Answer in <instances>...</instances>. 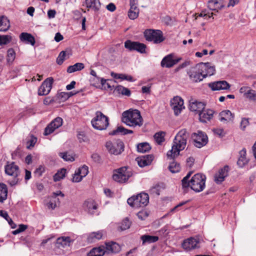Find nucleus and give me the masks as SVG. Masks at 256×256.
Segmentation results:
<instances>
[{
	"label": "nucleus",
	"instance_id": "obj_6",
	"mask_svg": "<svg viewBox=\"0 0 256 256\" xmlns=\"http://www.w3.org/2000/svg\"><path fill=\"white\" fill-rule=\"evenodd\" d=\"M144 34L147 41L152 42L155 44H160L165 39L162 32L158 30L147 29L144 32Z\"/></svg>",
	"mask_w": 256,
	"mask_h": 256
},
{
	"label": "nucleus",
	"instance_id": "obj_54",
	"mask_svg": "<svg viewBox=\"0 0 256 256\" xmlns=\"http://www.w3.org/2000/svg\"><path fill=\"white\" fill-rule=\"evenodd\" d=\"M248 125H249L248 118H242V119L240 124V129L242 130H244L246 127Z\"/></svg>",
	"mask_w": 256,
	"mask_h": 256
},
{
	"label": "nucleus",
	"instance_id": "obj_63",
	"mask_svg": "<svg viewBox=\"0 0 256 256\" xmlns=\"http://www.w3.org/2000/svg\"><path fill=\"white\" fill-rule=\"evenodd\" d=\"M91 158L95 162H100V158L98 154L94 153L92 154Z\"/></svg>",
	"mask_w": 256,
	"mask_h": 256
},
{
	"label": "nucleus",
	"instance_id": "obj_8",
	"mask_svg": "<svg viewBox=\"0 0 256 256\" xmlns=\"http://www.w3.org/2000/svg\"><path fill=\"white\" fill-rule=\"evenodd\" d=\"M5 172L6 174L12 176L14 180L10 182L11 186L16 184L18 181L17 177L20 174V170L18 166L14 162H8L4 166Z\"/></svg>",
	"mask_w": 256,
	"mask_h": 256
},
{
	"label": "nucleus",
	"instance_id": "obj_42",
	"mask_svg": "<svg viewBox=\"0 0 256 256\" xmlns=\"http://www.w3.org/2000/svg\"><path fill=\"white\" fill-rule=\"evenodd\" d=\"M8 188L4 184L1 183V203L7 198Z\"/></svg>",
	"mask_w": 256,
	"mask_h": 256
},
{
	"label": "nucleus",
	"instance_id": "obj_1",
	"mask_svg": "<svg viewBox=\"0 0 256 256\" xmlns=\"http://www.w3.org/2000/svg\"><path fill=\"white\" fill-rule=\"evenodd\" d=\"M188 133L186 129H182L175 136L172 149L168 152V158L174 160L180 154V152L184 150L187 144Z\"/></svg>",
	"mask_w": 256,
	"mask_h": 256
},
{
	"label": "nucleus",
	"instance_id": "obj_11",
	"mask_svg": "<svg viewBox=\"0 0 256 256\" xmlns=\"http://www.w3.org/2000/svg\"><path fill=\"white\" fill-rule=\"evenodd\" d=\"M202 74L204 78L214 75L216 72L215 67L212 66L210 63L200 62L196 65Z\"/></svg>",
	"mask_w": 256,
	"mask_h": 256
},
{
	"label": "nucleus",
	"instance_id": "obj_45",
	"mask_svg": "<svg viewBox=\"0 0 256 256\" xmlns=\"http://www.w3.org/2000/svg\"><path fill=\"white\" fill-rule=\"evenodd\" d=\"M59 156L65 161L73 162L74 160V158L72 154H69L67 152H60Z\"/></svg>",
	"mask_w": 256,
	"mask_h": 256
},
{
	"label": "nucleus",
	"instance_id": "obj_46",
	"mask_svg": "<svg viewBox=\"0 0 256 256\" xmlns=\"http://www.w3.org/2000/svg\"><path fill=\"white\" fill-rule=\"evenodd\" d=\"M130 224L131 222L129 220L128 218H126L121 222L120 228L121 230H126L130 228Z\"/></svg>",
	"mask_w": 256,
	"mask_h": 256
},
{
	"label": "nucleus",
	"instance_id": "obj_47",
	"mask_svg": "<svg viewBox=\"0 0 256 256\" xmlns=\"http://www.w3.org/2000/svg\"><path fill=\"white\" fill-rule=\"evenodd\" d=\"M78 174H80L81 176V177L82 178L85 177L88 172V168L86 165L83 166H82L78 168L77 170Z\"/></svg>",
	"mask_w": 256,
	"mask_h": 256
},
{
	"label": "nucleus",
	"instance_id": "obj_30",
	"mask_svg": "<svg viewBox=\"0 0 256 256\" xmlns=\"http://www.w3.org/2000/svg\"><path fill=\"white\" fill-rule=\"evenodd\" d=\"M142 242V244L144 245L146 244H151L157 242L159 238L158 236H150L147 234L142 235L140 236Z\"/></svg>",
	"mask_w": 256,
	"mask_h": 256
},
{
	"label": "nucleus",
	"instance_id": "obj_31",
	"mask_svg": "<svg viewBox=\"0 0 256 256\" xmlns=\"http://www.w3.org/2000/svg\"><path fill=\"white\" fill-rule=\"evenodd\" d=\"M208 6L210 10L218 12L223 7V6L220 2V0H210L208 2Z\"/></svg>",
	"mask_w": 256,
	"mask_h": 256
},
{
	"label": "nucleus",
	"instance_id": "obj_26",
	"mask_svg": "<svg viewBox=\"0 0 256 256\" xmlns=\"http://www.w3.org/2000/svg\"><path fill=\"white\" fill-rule=\"evenodd\" d=\"M219 120L222 122L232 120L234 114L229 110H224L219 114Z\"/></svg>",
	"mask_w": 256,
	"mask_h": 256
},
{
	"label": "nucleus",
	"instance_id": "obj_40",
	"mask_svg": "<svg viewBox=\"0 0 256 256\" xmlns=\"http://www.w3.org/2000/svg\"><path fill=\"white\" fill-rule=\"evenodd\" d=\"M166 133L164 132H160L155 134L154 138L156 142L160 144L164 140V136Z\"/></svg>",
	"mask_w": 256,
	"mask_h": 256
},
{
	"label": "nucleus",
	"instance_id": "obj_41",
	"mask_svg": "<svg viewBox=\"0 0 256 256\" xmlns=\"http://www.w3.org/2000/svg\"><path fill=\"white\" fill-rule=\"evenodd\" d=\"M168 168L172 173H176L178 172L180 169V164L174 162H170Z\"/></svg>",
	"mask_w": 256,
	"mask_h": 256
},
{
	"label": "nucleus",
	"instance_id": "obj_19",
	"mask_svg": "<svg viewBox=\"0 0 256 256\" xmlns=\"http://www.w3.org/2000/svg\"><path fill=\"white\" fill-rule=\"evenodd\" d=\"M209 88L213 91L226 90L230 88V84L226 80L216 81L208 84Z\"/></svg>",
	"mask_w": 256,
	"mask_h": 256
},
{
	"label": "nucleus",
	"instance_id": "obj_7",
	"mask_svg": "<svg viewBox=\"0 0 256 256\" xmlns=\"http://www.w3.org/2000/svg\"><path fill=\"white\" fill-rule=\"evenodd\" d=\"M106 148L110 154L119 155L124 151V142L120 140L114 142L108 141L106 143Z\"/></svg>",
	"mask_w": 256,
	"mask_h": 256
},
{
	"label": "nucleus",
	"instance_id": "obj_44",
	"mask_svg": "<svg viewBox=\"0 0 256 256\" xmlns=\"http://www.w3.org/2000/svg\"><path fill=\"white\" fill-rule=\"evenodd\" d=\"M12 40V37L10 34H1V46L10 43Z\"/></svg>",
	"mask_w": 256,
	"mask_h": 256
},
{
	"label": "nucleus",
	"instance_id": "obj_13",
	"mask_svg": "<svg viewBox=\"0 0 256 256\" xmlns=\"http://www.w3.org/2000/svg\"><path fill=\"white\" fill-rule=\"evenodd\" d=\"M54 79L52 77L46 78L38 90L39 96H46L48 94L52 88Z\"/></svg>",
	"mask_w": 256,
	"mask_h": 256
},
{
	"label": "nucleus",
	"instance_id": "obj_36",
	"mask_svg": "<svg viewBox=\"0 0 256 256\" xmlns=\"http://www.w3.org/2000/svg\"><path fill=\"white\" fill-rule=\"evenodd\" d=\"M84 68L82 63L78 62L72 66H69L67 68V72L72 73L76 71L80 70Z\"/></svg>",
	"mask_w": 256,
	"mask_h": 256
},
{
	"label": "nucleus",
	"instance_id": "obj_15",
	"mask_svg": "<svg viewBox=\"0 0 256 256\" xmlns=\"http://www.w3.org/2000/svg\"><path fill=\"white\" fill-rule=\"evenodd\" d=\"M170 106L176 116H178L181 112L182 110L184 108V101L179 96H175L171 100Z\"/></svg>",
	"mask_w": 256,
	"mask_h": 256
},
{
	"label": "nucleus",
	"instance_id": "obj_28",
	"mask_svg": "<svg viewBox=\"0 0 256 256\" xmlns=\"http://www.w3.org/2000/svg\"><path fill=\"white\" fill-rule=\"evenodd\" d=\"M20 40L22 42H25L28 44L34 46L36 42L34 38L30 34L27 32H22L20 36Z\"/></svg>",
	"mask_w": 256,
	"mask_h": 256
},
{
	"label": "nucleus",
	"instance_id": "obj_62",
	"mask_svg": "<svg viewBox=\"0 0 256 256\" xmlns=\"http://www.w3.org/2000/svg\"><path fill=\"white\" fill-rule=\"evenodd\" d=\"M130 4L132 10L134 9V10L138 8L137 7L138 0H130Z\"/></svg>",
	"mask_w": 256,
	"mask_h": 256
},
{
	"label": "nucleus",
	"instance_id": "obj_33",
	"mask_svg": "<svg viewBox=\"0 0 256 256\" xmlns=\"http://www.w3.org/2000/svg\"><path fill=\"white\" fill-rule=\"evenodd\" d=\"M105 253L104 248L100 247L93 248L88 253L87 256H102Z\"/></svg>",
	"mask_w": 256,
	"mask_h": 256
},
{
	"label": "nucleus",
	"instance_id": "obj_61",
	"mask_svg": "<svg viewBox=\"0 0 256 256\" xmlns=\"http://www.w3.org/2000/svg\"><path fill=\"white\" fill-rule=\"evenodd\" d=\"M213 13L211 12L210 13L209 12H206V11H202L200 14H199V16L200 17H208V18H211L212 16Z\"/></svg>",
	"mask_w": 256,
	"mask_h": 256
},
{
	"label": "nucleus",
	"instance_id": "obj_25",
	"mask_svg": "<svg viewBox=\"0 0 256 256\" xmlns=\"http://www.w3.org/2000/svg\"><path fill=\"white\" fill-rule=\"evenodd\" d=\"M206 104L204 103L195 100L191 102L190 103V110L192 112H196L200 113L205 108Z\"/></svg>",
	"mask_w": 256,
	"mask_h": 256
},
{
	"label": "nucleus",
	"instance_id": "obj_16",
	"mask_svg": "<svg viewBox=\"0 0 256 256\" xmlns=\"http://www.w3.org/2000/svg\"><path fill=\"white\" fill-rule=\"evenodd\" d=\"M200 243L199 238H190L184 241L182 244V248L187 251H190L196 248H198Z\"/></svg>",
	"mask_w": 256,
	"mask_h": 256
},
{
	"label": "nucleus",
	"instance_id": "obj_12",
	"mask_svg": "<svg viewBox=\"0 0 256 256\" xmlns=\"http://www.w3.org/2000/svg\"><path fill=\"white\" fill-rule=\"evenodd\" d=\"M192 138L194 142V145L198 148L204 146L208 142L207 136L200 131H198L197 133H193L192 134Z\"/></svg>",
	"mask_w": 256,
	"mask_h": 256
},
{
	"label": "nucleus",
	"instance_id": "obj_59",
	"mask_svg": "<svg viewBox=\"0 0 256 256\" xmlns=\"http://www.w3.org/2000/svg\"><path fill=\"white\" fill-rule=\"evenodd\" d=\"M46 206L49 209L54 210L56 207V200L54 202L50 200V202L46 204Z\"/></svg>",
	"mask_w": 256,
	"mask_h": 256
},
{
	"label": "nucleus",
	"instance_id": "obj_58",
	"mask_svg": "<svg viewBox=\"0 0 256 256\" xmlns=\"http://www.w3.org/2000/svg\"><path fill=\"white\" fill-rule=\"evenodd\" d=\"M36 140L37 139L36 138L32 136L30 140L28 141V144H30L27 146V148H30V147L34 146L35 144L36 143Z\"/></svg>",
	"mask_w": 256,
	"mask_h": 256
},
{
	"label": "nucleus",
	"instance_id": "obj_35",
	"mask_svg": "<svg viewBox=\"0 0 256 256\" xmlns=\"http://www.w3.org/2000/svg\"><path fill=\"white\" fill-rule=\"evenodd\" d=\"M10 27V22L7 17L1 16V32L7 31Z\"/></svg>",
	"mask_w": 256,
	"mask_h": 256
},
{
	"label": "nucleus",
	"instance_id": "obj_53",
	"mask_svg": "<svg viewBox=\"0 0 256 256\" xmlns=\"http://www.w3.org/2000/svg\"><path fill=\"white\" fill-rule=\"evenodd\" d=\"M137 216L140 220H144L148 216V212L145 210H142L137 213Z\"/></svg>",
	"mask_w": 256,
	"mask_h": 256
},
{
	"label": "nucleus",
	"instance_id": "obj_50",
	"mask_svg": "<svg viewBox=\"0 0 256 256\" xmlns=\"http://www.w3.org/2000/svg\"><path fill=\"white\" fill-rule=\"evenodd\" d=\"M246 97L252 100H256V91L253 90H248Z\"/></svg>",
	"mask_w": 256,
	"mask_h": 256
},
{
	"label": "nucleus",
	"instance_id": "obj_5",
	"mask_svg": "<svg viewBox=\"0 0 256 256\" xmlns=\"http://www.w3.org/2000/svg\"><path fill=\"white\" fill-rule=\"evenodd\" d=\"M92 126L98 130H106L109 124L108 118L104 115L101 112L97 111L95 116L91 121Z\"/></svg>",
	"mask_w": 256,
	"mask_h": 256
},
{
	"label": "nucleus",
	"instance_id": "obj_48",
	"mask_svg": "<svg viewBox=\"0 0 256 256\" xmlns=\"http://www.w3.org/2000/svg\"><path fill=\"white\" fill-rule=\"evenodd\" d=\"M138 12L139 10L138 8L134 10V9L132 10V8H130L128 12V16L130 19L134 20L138 18Z\"/></svg>",
	"mask_w": 256,
	"mask_h": 256
},
{
	"label": "nucleus",
	"instance_id": "obj_23",
	"mask_svg": "<svg viewBox=\"0 0 256 256\" xmlns=\"http://www.w3.org/2000/svg\"><path fill=\"white\" fill-rule=\"evenodd\" d=\"M214 113V112L212 110L204 108L198 114L200 120L204 123L210 121L212 118Z\"/></svg>",
	"mask_w": 256,
	"mask_h": 256
},
{
	"label": "nucleus",
	"instance_id": "obj_2",
	"mask_svg": "<svg viewBox=\"0 0 256 256\" xmlns=\"http://www.w3.org/2000/svg\"><path fill=\"white\" fill-rule=\"evenodd\" d=\"M122 122L126 125L132 128L140 127L143 124V119L140 112L138 110L130 109L122 114Z\"/></svg>",
	"mask_w": 256,
	"mask_h": 256
},
{
	"label": "nucleus",
	"instance_id": "obj_34",
	"mask_svg": "<svg viewBox=\"0 0 256 256\" xmlns=\"http://www.w3.org/2000/svg\"><path fill=\"white\" fill-rule=\"evenodd\" d=\"M114 91L118 92V94H122L124 96H130V90L122 86H118L114 88Z\"/></svg>",
	"mask_w": 256,
	"mask_h": 256
},
{
	"label": "nucleus",
	"instance_id": "obj_21",
	"mask_svg": "<svg viewBox=\"0 0 256 256\" xmlns=\"http://www.w3.org/2000/svg\"><path fill=\"white\" fill-rule=\"evenodd\" d=\"M83 207L88 214H94L98 209V204L94 200L88 199L84 202Z\"/></svg>",
	"mask_w": 256,
	"mask_h": 256
},
{
	"label": "nucleus",
	"instance_id": "obj_51",
	"mask_svg": "<svg viewBox=\"0 0 256 256\" xmlns=\"http://www.w3.org/2000/svg\"><path fill=\"white\" fill-rule=\"evenodd\" d=\"M28 228V226L24 224L18 225V228L16 230H13L12 234L14 235H16L22 232H24Z\"/></svg>",
	"mask_w": 256,
	"mask_h": 256
},
{
	"label": "nucleus",
	"instance_id": "obj_9",
	"mask_svg": "<svg viewBox=\"0 0 256 256\" xmlns=\"http://www.w3.org/2000/svg\"><path fill=\"white\" fill-rule=\"evenodd\" d=\"M132 172L127 167H122L116 170L112 176L114 180L120 182H125L132 176Z\"/></svg>",
	"mask_w": 256,
	"mask_h": 256
},
{
	"label": "nucleus",
	"instance_id": "obj_55",
	"mask_svg": "<svg viewBox=\"0 0 256 256\" xmlns=\"http://www.w3.org/2000/svg\"><path fill=\"white\" fill-rule=\"evenodd\" d=\"M248 162V160L246 157L242 156L240 157L238 162L237 164L240 168H242Z\"/></svg>",
	"mask_w": 256,
	"mask_h": 256
},
{
	"label": "nucleus",
	"instance_id": "obj_49",
	"mask_svg": "<svg viewBox=\"0 0 256 256\" xmlns=\"http://www.w3.org/2000/svg\"><path fill=\"white\" fill-rule=\"evenodd\" d=\"M106 248L108 250L115 253L118 252L120 250L119 245L116 242H112L110 244H106Z\"/></svg>",
	"mask_w": 256,
	"mask_h": 256
},
{
	"label": "nucleus",
	"instance_id": "obj_20",
	"mask_svg": "<svg viewBox=\"0 0 256 256\" xmlns=\"http://www.w3.org/2000/svg\"><path fill=\"white\" fill-rule=\"evenodd\" d=\"M229 168L228 166H225L219 170L218 172L214 175V180L217 184H221L224 181L225 178L228 176Z\"/></svg>",
	"mask_w": 256,
	"mask_h": 256
},
{
	"label": "nucleus",
	"instance_id": "obj_17",
	"mask_svg": "<svg viewBox=\"0 0 256 256\" xmlns=\"http://www.w3.org/2000/svg\"><path fill=\"white\" fill-rule=\"evenodd\" d=\"M174 54H170L164 57L161 61L160 64L162 67L171 68L174 64L178 62L181 60V58L174 59Z\"/></svg>",
	"mask_w": 256,
	"mask_h": 256
},
{
	"label": "nucleus",
	"instance_id": "obj_56",
	"mask_svg": "<svg viewBox=\"0 0 256 256\" xmlns=\"http://www.w3.org/2000/svg\"><path fill=\"white\" fill-rule=\"evenodd\" d=\"M82 178L80 174H78L77 170L76 171L72 178V182H78L82 180Z\"/></svg>",
	"mask_w": 256,
	"mask_h": 256
},
{
	"label": "nucleus",
	"instance_id": "obj_60",
	"mask_svg": "<svg viewBox=\"0 0 256 256\" xmlns=\"http://www.w3.org/2000/svg\"><path fill=\"white\" fill-rule=\"evenodd\" d=\"M78 92H62L60 93V94L61 95H65L66 96V97H65V100H66L68 98L74 95V94H78Z\"/></svg>",
	"mask_w": 256,
	"mask_h": 256
},
{
	"label": "nucleus",
	"instance_id": "obj_3",
	"mask_svg": "<svg viewBox=\"0 0 256 256\" xmlns=\"http://www.w3.org/2000/svg\"><path fill=\"white\" fill-rule=\"evenodd\" d=\"M127 202L134 208L144 207L149 202V196L146 193L141 192L128 198Z\"/></svg>",
	"mask_w": 256,
	"mask_h": 256
},
{
	"label": "nucleus",
	"instance_id": "obj_38",
	"mask_svg": "<svg viewBox=\"0 0 256 256\" xmlns=\"http://www.w3.org/2000/svg\"><path fill=\"white\" fill-rule=\"evenodd\" d=\"M66 172V168L60 169L54 176V182H58L63 179L65 177Z\"/></svg>",
	"mask_w": 256,
	"mask_h": 256
},
{
	"label": "nucleus",
	"instance_id": "obj_29",
	"mask_svg": "<svg viewBox=\"0 0 256 256\" xmlns=\"http://www.w3.org/2000/svg\"><path fill=\"white\" fill-rule=\"evenodd\" d=\"M86 5L88 8H92L97 11L100 7V3L99 0H85Z\"/></svg>",
	"mask_w": 256,
	"mask_h": 256
},
{
	"label": "nucleus",
	"instance_id": "obj_10",
	"mask_svg": "<svg viewBox=\"0 0 256 256\" xmlns=\"http://www.w3.org/2000/svg\"><path fill=\"white\" fill-rule=\"evenodd\" d=\"M124 48L129 51H136L140 54L146 53V46L143 43L128 40L124 42Z\"/></svg>",
	"mask_w": 256,
	"mask_h": 256
},
{
	"label": "nucleus",
	"instance_id": "obj_57",
	"mask_svg": "<svg viewBox=\"0 0 256 256\" xmlns=\"http://www.w3.org/2000/svg\"><path fill=\"white\" fill-rule=\"evenodd\" d=\"M120 79L122 80H126L127 81L132 82L134 81V80L131 76L122 74H121Z\"/></svg>",
	"mask_w": 256,
	"mask_h": 256
},
{
	"label": "nucleus",
	"instance_id": "obj_43",
	"mask_svg": "<svg viewBox=\"0 0 256 256\" xmlns=\"http://www.w3.org/2000/svg\"><path fill=\"white\" fill-rule=\"evenodd\" d=\"M192 172H190L182 180V184L183 188H188L189 187L190 182V177Z\"/></svg>",
	"mask_w": 256,
	"mask_h": 256
},
{
	"label": "nucleus",
	"instance_id": "obj_37",
	"mask_svg": "<svg viewBox=\"0 0 256 256\" xmlns=\"http://www.w3.org/2000/svg\"><path fill=\"white\" fill-rule=\"evenodd\" d=\"M151 147L148 142H142L137 145V150L139 152L144 153L148 152Z\"/></svg>",
	"mask_w": 256,
	"mask_h": 256
},
{
	"label": "nucleus",
	"instance_id": "obj_22",
	"mask_svg": "<svg viewBox=\"0 0 256 256\" xmlns=\"http://www.w3.org/2000/svg\"><path fill=\"white\" fill-rule=\"evenodd\" d=\"M153 160L154 156L152 154L142 156L136 158L138 165L141 168L150 165Z\"/></svg>",
	"mask_w": 256,
	"mask_h": 256
},
{
	"label": "nucleus",
	"instance_id": "obj_52",
	"mask_svg": "<svg viewBox=\"0 0 256 256\" xmlns=\"http://www.w3.org/2000/svg\"><path fill=\"white\" fill-rule=\"evenodd\" d=\"M66 56V52L64 51H62L60 54H58V57L56 58V62L58 64H62L64 59Z\"/></svg>",
	"mask_w": 256,
	"mask_h": 256
},
{
	"label": "nucleus",
	"instance_id": "obj_14",
	"mask_svg": "<svg viewBox=\"0 0 256 256\" xmlns=\"http://www.w3.org/2000/svg\"><path fill=\"white\" fill-rule=\"evenodd\" d=\"M62 122L63 120L61 118H56L45 128L44 134L48 136L52 133L56 129L62 126Z\"/></svg>",
	"mask_w": 256,
	"mask_h": 256
},
{
	"label": "nucleus",
	"instance_id": "obj_39",
	"mask_svg": "<svg viewBox=\"0 0 256 256\" xmlns=\"http://www.w3.org/2000/svg\"><path fill=\"white\" fill-rule=\"evenodd\" d=\"M16 58V52L13 48H9L7 51L6 61L8 64H10L12 63Z\"/></svg>",
	"mask_w": 256,
	"mask_h": 256
},
{
	"label": "nucleus",
	"instance_id": "obj_24",
	"mask_svg": "<svg viewBox=\"0 0 256 256\" xmlns=\"http://www.w3.org/2000/svg\"><path fill=\"white\" fill-rule=\"evenodd\" d=\"M73 242L74 240L70 236H61L57 238L56 244L58 248H64L67 246H70Z\"/></svg>",
	"mask_w": 256,
	"mask_h": 256
},
{
	"label": "nucleus",
	"instance_id": "obj_27",
	"mask_svg": "<svg viewBox=\"0 0 256 256\" xmlns=\"http://www.w3.org/2000/svg\"><path fill=\"white\" fill-rule=\"evenodd\" d=\"M102 236V231L91 232L88 236L87 241L90 243L95 242L96 240H100Z\"/></svg>",
	"mask_w": 256,
	"mask_h": 256
},
{
	"label": "nucleus",
	"instance_id": "obj_18",
	"mask_svg": "<svg viewBox=\"0 0 256 256\" xmlns=\"http://www.w3.org/2000/svg\"><path fill=\"white\" fill-rule=\"evenodd\" d=\"M190 80L194 82H198L202 81L204 78L200 70L196 66L192 68L188 72Z\"/></svg>",
	"mask_w": 256,
	"mask_h": 256
},
{
	"label": "nucleus",
	"instance_id": "obj_4",
	"mask_svg": "<svg viewBox=\"0 0 256 256\" xmlns=\"http://www.w3.org/2000/svg\"><path fill=\"white\" fill-rule=\"evenodd\" d=\"M206 176L202 174H195L190 179L189 187L196 192L202 191L206 186Z\"/></svg>",
	"mask_w": 256,
	"mask_h": 256
},
{
	"label": "nucleus",
	"instance_id": "obj_32",
	"mask_svg": "<svg viewBox=\"0 0 256 256\" xmlns=\"http://www.w3.org/2000/svg\"><path fill=\"white\" fill-rule=\"evenodd\" d=\"M133 133V131L132 130L126 129L123 126H120L117 128L116 130L112 131L110 134L111 135H116L118 134H122L125 135Z\"/></svg>",
	"mask_w": 256,
	"mask_h": 256
},
{
	"label": "nucleus",
	"instance_id": "obj_64",
	"mask_svg": "<svg viewBox=\"0 0 256 256\" xmlns=\"http://www.w3.org/2000/svg\"><path fill=\"white\" fill-rule=\"evenodd\" d=\"M56 11L54 10H50L48 12V16L49 18H52L55 17Z\"/></svg>",
	"mask_w": 256,
	"mask_h": 256
}]
</instances>
